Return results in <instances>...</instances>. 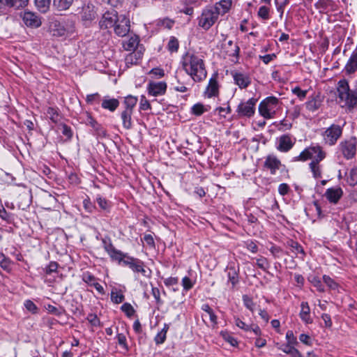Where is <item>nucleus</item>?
<instances>
[{
    "label": "nucleus",
    "mask_w": 357,
    "mask_h": 357,
    "mask_svg": "<svg viewBox=\"0 0 357 357\" xmlns=\"http://www.w3.org/2000/svg\"><path fill=\"white\" fill-rule=\"evenodd\" d=\"M183 67L192 79L199 82L206 78L207 73L204 61L195 54H186L183 57Z\"/></svg>",
    "instance_id": "f257e3e1"
},
{
    "label": "nucleus",
    "mask_w": 357,
    "mask_h": 357,
    "mask_svg": "<svg viewBox=\"0 0 357 357\" xmlns=\"http://www.w3.org/2000/svg\"><path fill=\"white\" fill-rule=\"evenodd\" d=\"M337 98L342 107L353 109L357 106V91L349 88V82L346 79H341L337 85Z\"/></svg>",
    "instance_id": "f03ea898"
},
{
    "label": "nucleus",
    "mask_w": 357,
    "mask_h": 357,
    "mask_svg": "<svg viewBox=\"0 0 357 357\" xmlns=\"http://www.w3.org/2000/svg\"><path fill=\"white\" fill-rule=\"evenodd\" d=\"M280 105L281 103L277 98L267 97L260 102L259 112L264 119H272L280 109Z\"/></svg>",
    "instance_id": "7ed1b4c3"
},
{
    "label": "nucleus",
    "mask_w": 357,
    "mask_h": 357,
    "mask_svg": "<svg viewBox=\"0 0 357 357\" xmlns=\"http://www.w3.org/2000/svg\"><path fill=\"white\" fill-rule=\"evenodd\" d=\"M326 157V153L320 146H311L305 149L299 155L294 158V161H321Z\"/></svg>",
    "instance_id": "20e7f679"
},
{
    "label": "nucleus",
    "mask_w": 357,
    "mask_h": 357,
    "mask_svg": "<svg viewBox=\"0 0 357 357\" xmlns=\"http://www.w3.org/2000/svg\"><path fill=\"white\" fill-rule=\"evenodd\" d=\"M217 12L211 7H207L202 10V15L198 18V24L204 30L209 29L218 20Z\"/></svg>",
    "instance_id": "39448f33"
},
{
    "label": "nucleus",
    "mask_w": 357,
    "mask_h": 357,
    "mask_svg": "<svg viewBox=\"0 0 357 357\" xmlns=\"http://www.w3.org/2000/svg\"><path fill=\"white\" fill-rule=\"evenodd\" d=\"M356 146V139L352 137L349 139L342 141L339 145V149L344 158L347 160H350L356 155L357 150Z\"/></svg>",
    "instance_id": "423d86ee"
},
{
    "label": "nucleus",
    "mask_w": 357,
    "mask_h": 357,
    "mask_svg": "<svg viewBox=\"0 0 357 357\" xmlns=\"http://www.w3.org/2000/svg\"><path fill=\"white\" fill-rule=\"evenodd\" d=\"M342 134V127L337 124H332L323 133L324 140L327 144L334 145Z\"/></svg>",
    "instance_id": "0eeeda50"
},
{
    "label": "nucleus",
    "mask_w": 357,
    "mask_h": 357,
    "mask_svg": "<svg viewBox=\"0 0 357 357\" xmlns=\"http://www.w3.org/2000/svg\"><path fill=\"white\" fill-rule=\"evenodd\" d=\"M257 99L252 98L246 102H241L237 107L236 112L239 117H251L255 112Z\"/></svg>",
    "instance_id": "6e6552de"
},
{
    "label": "nucleus",
    "mask_w": 357,
    "mask_h": 357,
    "mask_svg": "<svg viewBox=\"0 0 357 357\" xmlns=\"http://www.w3.org/2000/svg\"><path fill=\"white\" fill-rule=\"evenodd\" d=\"M130 29V20L123 15L119 17L114 26V33L120 37L126 36L129 33Z\"/></svg>",
    "instance_id": "1a4fd4ad"
},
{
    "label": "nucleus",
    "mask_w": 357,
    "mask_h": 357,
    "mask_svg": "<svg viewBox=\"0 0 357 357\" xmlns=\"http://www.w3.org/2000/svg\"><path fill=\"white\" fill-rule=\"evenodd\" d=\"M119 17H118L117 13L114 10H112L110 11L105 12L99 24L101 29H108L111 27H114L116 21Z\"/></svg>",
    "instance_id": "9d476101"
},
{
    "label": "nucleus",
    "mask_w": 357,
    "mask_h": 357,
    "mask_svg": "<svg viewBox=\"0 0 357 357\" xmlns=\"http://www.w3.org/2000/svg\"><path fill=\"white\" fill-rule=\"evenodd\" d=\"M123 265L128 266L134 272L141 273L143 275L146 276V270L144 269V262L132 257L127 256L125 261H123Z\"/></svg>",
    "instance_id": "9b49d317"
},
{
    "label": "nucleus",
    "mask_w": 357,
    "mask_h": 357,
    "mask_svg": "<svg viewBox=\"0 0 357 357\" xmlns=\"http://www.w3.org/2000/svg\"><path fill=\"white\" fill-rule=\"evenodd\" d=\"M80 14L82 20L92 21L96 17L97 11L95 6L88 1L83 3Z\"/></svg>",
    "instance_id": "f8f14e48"
},
{
    "label": "nucleus",
    "mask_w": 357,
    "mask_h": 357,
    "mask_svg": "<svg viewBox=\"0 0 357 357\" xmlns=\"http://www.w3.org/2000/svg\"><path fill=\"white\" fill-rule=\"evenodd\" d=\"M147 90L150 96H162L166 92L167 84L165 82H150L148 84Z\"/></svg>",
    "instance_id": "ddd939ff"
},
{
    "label": "nucleus",
    "mask_w": 357,
    "mask_h": 357,
    "mask_svg": "<svg viewBox=\"0 0 357 357\" xmlns=\"http://www.w3.org/2000/svg\"><path fill=\"white\" fill-rule=\"evenodd\" d=\"M24 23L29 27L38 28L41 24L40 17L35 13L31 11H25L22 15Z\"/></svg>",
    "instance_id": "4468645a"
},
{
    "label": "nucleus",
    "mask_w": 357,
    "mask_h": 357,
    "mask_svg": "<svg viewBox=\"0 0 357 357\" xmlns=\"http://www.w3.org/2000/svg\"><path fill=\"white\" fill-rule=\"evenodd\" d=\"M343 195L341 188H331L326 190L325 196L327 199L333 204H337Z\"/></svg>",
    "instance_id": "2eb2a0df"
},
{
    "label": "nucleus",
    "mask_w": 357,
    "mask_h": 357,
    "mask_svg": "<svg viewBox=\"0 0 357 357\" xmlns=\"http://www.w3.org/2000/svg\"><path fill=\"white\" fill-rule=\"evenodd\" d=\"M82 280L89 286L94 287L100 294H105V291L102 286L97 282L96 278L89 272H86L83 273Z\"/></svg>",
    "instance_id": "dca6fc26"
},
{
    "label": "nucleus",
    "mask_w": 357,
    "mask_h": 357,
    "mask_svg": "<svg viewBox=\"0 0 357 357\" xmlns=\"http://www.w3.org/2000/svg\"><path fill=\"white\" fill-rule=\"evenodd\" d=\"M294 144V142L289 135H283L279 138L278 149L282 152H287L293 147Z\"/></svg>",
    "instance_id": "f3484780"
},
{
    "label": "nucleus",
    "mask_w": 357,
    "mask_h": 357,
    "mask_svg": "<svg viewBox=\"0 0 357 357\" xmlns=\"http://www.w3.org/2000/svg\"><path fill=\"white\" fill-rule=\"evenodd\" d=\"M139 43V38L137 35L130 36L128 40H125L122 43L123 49L128 52H136Z\"/></svg>",
    "instance_id": "a211bd4d"
},
{
    "label": "nucleus",
    "mask_w": 357,
    "mask_h": 357,
    "mask_svg": "<svg viewBox=\"0 0 357 357\" xmlns=\"http://www.w3.org/2000/svg\"><path fill=\"white\" fill-rule=\"evenodd\" d=\"M235 84H237L241 89L247 88L250 84V77L241 73H232Z\"/></svg>",
    "instance_id": "6ab92c4d"
},
{
    "label": "nucleus",
    "mask_w": 357,
    "mask_h": 357,
    "mask_svg": "<svg viewBox=\"0 0 357 357\" xmlns=\"http://www.w3.org/2000/svg\"><path fill=\"white\" fill-rule=\"evenodd\" d=\"M281 166V162L276 157L268 155L266 158L264 167L268 168L272 174H275Z\"/></svg>",
    "instance_id": "aec40b11"
},
{
    "label": "nucleus",
    "mask_w": 357,
    "mask_h": 357,
    "mask_svg": "<svg viewBox=\"0 0 357 357\" xmlns=\"http://www.w3.org/2000/svg\"><path fill=\"white\" fill-rule=\"evenodd\" d=\"M219 93V85L216 78L211 77L205 91V96L207 98L217 96Z\"/></svg>",
    "instance_id": "412c9836"
},
{
    "label": "nucleus",
    "mask_w": 357,
    "mask_h": 357,
    "mask_svg": "<svg viewBox=\"0 0 357 357\" xmlns=\"http://www.w3.org/2000/svg\"><path fill=\"white\" fill-rule=\"evenodd\" d=\"M231 0H221L215 4L214 7H211L214 11L217 12L218 15H225L227 13L231 6Z\"/></svg>",
    "instance_id": "4be33fe9"
},
{
    "label": "nucleus",
    "mask_w": 357,
    "mask_h": 357,
    "mask_svg": "<svg viewBox=\"0 0 357 357\" xmlns=\"http://www.w3.org/2000/svg\"><path fill=\"white\" fill-rule=\"evenodd\" d=\"M344 70L347 74L354 73L357 70V50H354L347 61Z\"/></svg>",
    "instance_id": "5701e85b"
},
{
    "label": "nucleus",
    "mask_w": 357,
    "mask_h": 357,
    "mask_svg": "<svg viewBox=\"0 0 357 357\" xmlns=\"http://www.w3.org/2000/svg\"><path fill=\"white\" fill-rule=\"evenodd\" d=\"M301 310L300 312L301 319L307 324L312 323V319L310 316V308L307 302H302L301 304Z\"/></svg>",
    "instance_id": "b1692460"
},
{
    "label": "nucleus",
    "mask_w": 357,
    "mask_h": 357,
    "mask_svg": "<svg viewBox=\"0 0 357 357\" xmlns=\"http://www.w3.org/2000/svg\"><path fill=\"white\" fill-rule=\"evenodd\" d=\"M321 99L320 96L317 94L316 96H312V98L305 102L306 108L310 112H314L317 110L321 105Z\"/></svg>",
    "instance_id": "393cba45"
},
{
    "label": "nucleus",
    "mask_w": 357,
    "mask_h": 357,
    "mask_svg": "<svg viewBox=\"0 0 357 357\" xmlns=\"http://www.w3.org/2000/svg\"><path fill=\"white\" fill-rule=\"evenodd\" d=\"M119 105V101L116 98H109L105 97L102 102L101 106L105 109L114 112Z\"/></svg>",
    "instance_id": "a878e982"
},
{
    "label": "nucleus",
    "mask_w": 357,
    "mask_h": 357,
    "mask_svg": "<svg viewBox=\"0 0 357 357\" xmlns=\"http://www.w3.org/2000/svg\"><path fill=\"white\" fill-rule=\"evenodd\" d=\"M74 0H53V7L59 11L68 10Z\"/></svg>",
    "instance_id": "bb28decb"
},
{
    "label": "nucleus",
    "mask_w": 357,
    "mask_h": 357,
    "mask_svg": "<svg viewBox=\"0 0 357 357\" xmlns=\"http://www.w3.org/2000/svg\"><path fill=\"white\" fill-rule=\"evenodd\" d=\"M132 114V112L130 110H123L121 112V117L122 119L123 126L124 128L128 130L132 127V120L131 116Z\"/></svg>",
    "instance_id": "cd10ccee"
},
{
    "label": "nucleus",
    "mask_w": 357,
    "mask_h": 357,
    "mask_svg": "<svg viewBox=\"0 0 357 357\" xmlns=\"http://www.w3.org/2000/svg\"><path fill=\"white\" fill-rule=\"evenodd\" d=\"M229 281L234 287L238 282V271L233 266H229L227 269Z\"/></svg>",
    "instance_id": "c85d7f7f"
},
{
    "label": "nucleus",
    "mask_w": 357,
    "mask_h": 357,
    "mask_svg": "<svg viewBox=\"0 0 357 357\" xmlns=\"http://www.w3.org/2000/svg\"><path fill=\"white\" fill-rule=\"evenodd\" d=\"M287 246L291 248V252L295 255H297L298 254H302L303 256L305 255L304 250L298 242L290 239L287 242Z\"/></svg>",
    "instance_id": "c756f323"
},
{
    "label": "nucleus",
    "mask_w": 357,
    "mask_h": 357,
    "mask_svg": "<svg viewBox=\"0 0 357 357\" xmlns=\"http://www.w3.org/2000/svg\"><path fill=\"white\" fill-rule=\"evenodd\" d=\"M142 52L141 50L132 52L126 57L127 63L136 64L142 59Z\"/></svg>",
    "instance_id": "7c9ffc66"
},
{
    "label": "nucleus",
    "mask_w": 357,
    "mask_h": 357,
    "mask_svg": "<svg viewBox=\"0 0 357 357\" xmlns=\"http://www.w3.org/2000/svg\"><path fill=\"white\" fill-rule=\"evenodd\" d=\"M51 0H35V5L37 9L43 13L49 10Z\"/></svg>",
    "instance_id": "2f4dec72"
},
{
    "label": "nucleus",
    "mask_w": 357,
    "mask_h": 357,
    "mask_svg": "<svg viewBox=\"0 0 357 357\" xmlns=\"http://www.w3.org/2000/svg\"><path fill=\"white\" fill-rule=\"evenodd\" d=\"M282 351L291 355V357H303L300 351L296 349L292 344H287L281 348Z\"/></svg>",
    "instance_id": "473e14b6"
},
{
    "label": "nucleus",
    "mask_w": 357,
    "mask_h": 357,
    "mask_svg": "<svg viewBox=\"0 0 357 357\" xmlns=\"http://www.w3.org/2000/svg\"><path fill=\"white\" fill-rule=\"evenodd\" d=\"M109 257L112 260L118 261L119 264H123V261H125L128 254L123 253L120 250L115 249L113 252L109 254Z\"/></svg>",
    "instance_id": "72a5a7b5"
},
{
    "label": "nucleus",
    "mask_w": 357,
    "mask_h": 357,
    "mask_svg": "<svg viewBox=\"0 0 357 357\" xmlns=\"http://www.w3.org/2000/svg\"><path fill=\"white\" fill-rule=\"evenodd\" d=\"M48 118L54 123H57L61 121V116L58 113L57 109L54 107H49L47 111Z\"/></svg>",
    "instance_id": "f704fd0d"
},
{
    "label": "nucleus",
    "mask_w": 357,
    "mask_h": 357,
    "mask_svg": "<svg viewBox=\"0 0 357 357\" xmlns=\"http://www.w3.org/2000/svg\"><path fill=\"white\" fill-rule=\"evenodd\" d=\"M169 329V325L165 324L163 328L155 337V342L157 344H162L166 340V335Z\"/></svg>",
    "instance_id": "c9c22d12"
},
{
    "label": "nucleus",
    "mask_w": 357,
    "mask_h": 357,
    "mask_svg": "<svg viewBox=\"0 0 357 357\" xmlns=\"http://www.w3.org/2000/svg\"><path fill=\"white\" fill-rule=\"evenodd\" d=\"M320 162L321 161H312L309 165L313 176L316 178L321 177V170L319 165Z\"/></svg>",
    "instance_id": "e433bc0d"
},
{
    "label": "nucleus",
    "mask_w": 357,
    "mask_h": 357,
    "mask_svg": "<svg viewBox=\"0 0 357 357\" xmlns=\"http://www.w3.org/2000/svg\"><path fill=\"white\" fill-rule=\"evenodd\" d=\"M137 102V98L135 96H128L126 97L124 104L126 105V110H130L132 112L133 107L135 106Z\"/></svg>",
    "instance_id": "4c0bfd02"
},
{
    "label": "nucleus",
    "mask_w": 357,
    "mask_h": 357,
    "mask_svg": "<svg viewBox=\"0 0 357 357\" xmlns=\"http://www.w3.org/2000/svg\"><path fill=\"white\" fill-rule=\"evenodd\" d=\"M29 0H6L7 6L20 8L26 6Z\"/></svg>",
    "instance_id": "58836bf2"
},
{
    "label": "nucleus",
    "mask_w": 357,
    "mask_h": 357,
    "mask_svg": "<svg viewBox=\"0 0 357 357\" xmlns=\"http://www.w3.org/2000/svg\"><path fill=\"white\" fill-rule=\"evenodd\" d=\"M208 109L202 103H197L192 107V112L196 116H200L205 112H207Z\"/></svg>",
    "instance_id": "ea45409f"
},
{
    "label": "nucleus",
    "mask_w": 357,
    "mask_h": 357,
    "mask_svg": "<svg viewBox=\"0 0 357 357\" xmlns=\"http://www.w3.org/2000/svg\"><path fill=\"white\" fill-rule=\"evenodd\" d=\"M10 260L6 257L2 252H0V266L5 271L10 270Z\"/></svg>",
    "instance_id": "a19ab883"
},
{
    "label": "nucleus",
    "mask_w": 357,
    "mask_h": 357,
    "mask_svg": "<svg viewBox=\"0 0 357 357\" xmlns=\"http://www.w3.org/2000/svg\"><path fill=\"white\" fill-rule=\"evenodd\" d=\"M347 182L352 186L357 184V167L351 169L347 177Z\"/></svg>",
    "instance_id": "79ce46f5"
},
{
    "label": "nucleus",
    "mask_w": 357,
    "mask_h": 357,
    "mask_svg": "<svg viewBox=\"0 0 357 357\" xmlns=\"http://www.w3.org/2000/svg\"><path fill=\"white\" fill-rule=\"evenodd\" d=\"M202 309L208 314L211 321L213 324H216L217 317L213 312V310L211 308V307L208 304H205L202 305Z\"/></svg>",
    "instance_id": "37998d69"
},
{
    "label": "nucleus",
    "mask_w": 357,
    "mask_h": 357,
    "mask_svg": "<svg viewBox=\"0 0 357 357\" xmlns=\"http://www.w3.org/2000/svg\"><path fill=\"white\" fill-rule=\"evenodd\" d=\"M179 47L178 40L174 36H172L167 45V48L171 52H176L178 51Z\"/></svg>",
    "instance_id": "c03bdc74"
},
{
    "label": "nucleus",
    "mask_w": 357,
    "mask_h": 357,
    "mask_svg": "<svg viewBox=\"0 0 357 357\" xmlns=\"http://www.w3.org/2000/svg\"><path fill=\"white\" fill-rule=\"evenodd\" d=\"M227 45L231 47L230 51H227V54L230 56H238L240 50L239 47L234 43L232 40L228 41Z\"/></svg>",
    "instance_id": "a18cd8bd"
},
{
    "label": "nucleus",
    "mask_w": 357,
    "mask_h": 357,
    "mask_svg": "<svg viewBox=\"0 0 357 357\" xmlns=\"http://www.w3.org/2000/svg\"><path fill=\"white\" fill-rule=\"evenodd\" d=\"M111 299L114 303L119 304L124 301V296L120 291H112Z\"/></svg>",
    "instance_id": "49530a36"
},
{
    "label": "nucleus",
    "mask_w": 357,
    "mask_h": 357,
    "mask_svg": "<svg viewBox=\"0 0 357 357\" xmlns=\"http://www.w3.org/2000/svg\"><path fill=\"white\" fill-rule=\"evenodd\" d=\"M291 92L293 94L296 95L301 100H303L305 98L307 91L302 90L299 86H296L291 89Z\"/></svg>",
    "instance_id": "de8ad7c7"
},
{
    "label": "nucleus",
    "mask_w": 357,
    "mask_h": 357,
    "mask_svg": "<svg viewBox=\"0 0 357 357\" xmlns=\"http://www.w3.org/2000/svg\"><path fill=\"white\" fill-rule=\"evenodd\" d=\"M121 310L128 317H132L135 312V310L133 308V307L128 303H126L122 305L121 307Z\"/></svg>",
    "instance_id": "09e8293b"
},
{
    "label": "nucleus",
    "mask_w": 357,
    "mask_h": 357,
    "mask_svg": "<svg viewBox=\"0 0 357 357\" xmlns=\"http://www.w3.org/2000/svg\"><path fill=\"white\" fill-rule=\"evenodd\" d=\"M269 11L268 7L265 6H261L258 10V16L264 20H268L270 17Z\"/></svg>",
    "instance_id": "8fccbe9b"
},
{
    "label": "nucleus",
    "mask_w": 357,
    "mask_h": 357,
    "mask_svg": "<svg viewBox=\"0 0 357 357\" xmlns=\"http://www.w3.org/2000/svg\"><path fill=\"white\" fill-rule=\"evenodd\" d=\"M102 243L105 250L109 254L112 253L116 248L114 247L110 239L102 238Z\"/></svg>",
    "instance_id": "3c124183"
},
{
    "label": "nucleus",
    "mask_w": 357,
    "mask_h": 357,
    "mask_svg": "<svg viewBox=\"0 0 357 357\" xmlns=\"http://www.w3.org/2000/svg\"><path fill=\"white\" fill-rule=\"evenodd\" d=\"M174 24V21L169 19L165 18L159 21L158 24L164 28L171 29Z\"/></svg>",
    "instance_id": "603ef678"
},
{
    "label": "nucleus",
    "mask_w": 357,
    "mask_h": 357,
    "mask_svg": "<svg viewBox=\"0 0 357 357\" xmlns=\"http://www.w3.org/2000/svg\"><path fill=\"white\" fill-rule=\"evenodd\" d=\"M243 301L245 306L250 311L253 312L255 303H253L252 299L250 298L248 296L244 295L243 296Z\"/></svg>",
    "instance_id": "864d4df0"
},
{
    "label": "nucleus",
    "mask_w": 357,
    "mask_h": 357,
    "mask_svg": "<svg viewBox=\"0 0 357 357\" xmlns=\"http://www.w3.org/2000/svg\"><path fill=\"white\" fill-rule=\"evenodd\" d=\"M311 283L313 284L314 287L317 288V289L320 292L324 291V285L321 283V281L320 279L317 277H314L312 280Z\"/></svg>",
    "instance_id": "5fc2aeb1"
},
{
    "label": "nucleus",
    "mask_w": 357,
    "mask_h": 357,
    "mask_svg": "<svg viewBox=\"0 0 357 357\" xmlns=\"http://www.w3.org/2000/svg\"><path fill=\"white\" fill-rule=\"evenodd\" d=\"M60 126L62 134L65 135L68 139H70L73 136L71 128L66 124H61Z\"/></svg>",
    "instance_id": "6e6d98bb"
},
{
    "label": "nucleus",
    "mask_w": 357,
    "mask_h": 357,
    "mask_svg": "<svg viewBox=\"0 0 357 357\" xmlns=\"http://www.w3.org/2000/svg\"><path fill=\"white\" fill-rule=\"evenodd\" d=\"M139 109L141 110H147L151 109V105L144 96H141Z\"/></svg>",
    "instance_id": "4d7b16f0"
},
{
    "label": "nucleus",
    "mask_w": 357,
    "mask_h": 357,
    "mask_svg": "<svg viewBox=\"0 0 357 357\" xmlns=\"http://www.w3.org/2000/svg\"><path fill=\"white\" fill-rule=\"evenodd\" d=\"M257 265L259 268L264 271H266L268 268L269 264L267 259L265 257H261L257 260Z\"/></svg>",
    "instance_id": "13d9d810"
},
{
    "label": "nucleus",
    "mask_w": 357,
    "mask_h": 357,
    "mask_svg": "<svg viewBox=\"0 0 357 357\" xmlns=\"http://www.w3.org/2000/svg\"><path fill=\"white\" fill-rule=\"evenodd\" d=\"M323 280L326 284L331 289H335L337 287V283L328 275H324Z\"/></svg>",
    "instance_id": "bf43d9fd"
},
{
    "label": "nucleus",
    "mask_w": 357,
    "mask_h": 357,
    "mask_svg": "<svg viewBox=\"0 0 357 357\" xmlns=\"http://www.w3.org/2000/svg\"><path fill=\"white\" fill-rule=\"evenodd\" d=\"M277 10L280 13V16L283 15L284 6L288 3V0H275Z\"/></svg>",
    "instance_id": "052dcab7"
},
{
    "label": "nucleus",
    "mask_w": 357,
    "mask_h": 357,
    "mask_svg": "<svg viewBox=\"0 0 357 357\" xmlns=\"http://www.w3.org/2000/svg\"><path fill=\"white\" fill-rule=\"evenodd\" d=\"M222 335L223 338L227 342H228L231 346L235 347V346H236L238 344L237 340L234 337L231 336L229 333H222Z\"/></svg>",
    "instance_id": "680f3d73"
},
{
    "label": "nucleus",
    "mask_w": 357,
    "mask_h": 357,
    "mask_svg": "<svg viewBox=\"0 0 357 357\" xmlns=\"http://www.w3.org/2000/svg\"><path fill=\"white\" fill-rule=\"evenodd\" d=\"M58 266L59 265L56 261H51L45 268V273L47 274H51L52 273L56 272Z\"/></svg>",
    "instance_id": "e2e57ef3"
},
{
    "label": "nucleus",
    "mask_w": 357,
    "mask_h": 357,
    "mask_svg": "<svg viewBox=\"0 0 357 357\" xmlns=\"http://www.w3.org/2000/svg\"><path fill=\"white\" fill-rule=\"evenodd\" d=\"M24 306L27 310L31 312L32 313H36L37 312V307L34 304V303L30 300H27L24 303Z\"/></svg>",
    "instance_id": "0e129e2a"
},
{
    "label": "nucleus",
    "mask_w": 357,
    "mask_h": 357,
    "mask_svg": "<svg viewBox=\"0 0 357 357\" xmlns=\"http://www.w3.org/2000/svg\"><path fill=\"white\" fill-rule=\"evenodd\" d=\"M86 319L92 326H96L100 324L99 319L94 314H89Z\"/></svg>",
    "instance_id": "69168bd1"
},
{
    "label": "nucleus",
    "mask_w": 357,
    "mask_h": 357,
    "mask_svg": "<svg viewBox=\"0 0 357 357\" xmlns=\"http://www.w3.org/2000/svg\"><path fill=\"white\" fill-rule=\"evenodd\" d=\"M96 200L100 208L103 210H107L109 208V204L106 199L102 198L101 197H97Z\"/></svg>",
    "instance_id": "338daca9"
},
{
    "label": "nucleus",
    "mask_w": 357,
    "mask_h": 357,
    "mask_svg": "<svg viewBox=\"0 0 357 357\" xmlns=\"http://www.w3.org/2000/svg\"><path fill=\"white\" fill-rule=\"evenodd\" d=\"M83 206H84L85 210L89 213H91L93 211V209L95 208L94 206L91 202V201L89 198L84 199Z\"/></svg>",
    "instance_id": "774afa93"
}]
</instances>
